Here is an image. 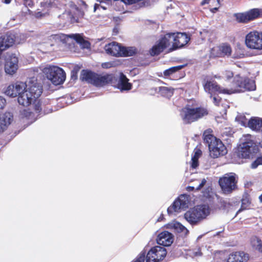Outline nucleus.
I'll return each instance as SVG.
<instances>
[{
    "label": "nucleus",
    "mask_w": 262,
    "mask_h": 262,
    "mask_svg": "<svg viewBox=\"0 0 262 262\" xmlns=\"http://www.w3.org/2000/svg\"><path fill=\"white\" fill-rule=\"evenodd\" d=\"M42 93V86L37 82L36 79L33 77L28 82L26 89L19 94L18 102L24 106L32 104L36 113H38L41 110L38 98Z\"/></svg>",
    "instance_id": "obj_1"
},
{
    "label": "nucleus",
    "mask_w": 262,
    "mask_h": 262,
    "mask_svg": "<svg viewBox=\"0 0 262 262\" xmlns=\"http://www.w3.org/2000/svg\"><path fill=\"white\" fill-rule=\"evenodd\" d=\"M190 38L185 33H169L161 36L150 50V54L152 56L159 55L164 49L169 47L171 45L173 50L180 48L186 45Z\"/></svg>",
    "instance_id": "obj_2"
},
{
    "label": "nucleus",
    "mask_w": 262,
    "mask_h": 262,
    "mask_svg": "<svg viewBox=\"0 0 262 262\" xmlns=\"http://www.w3.org/2000/svg\"><path fill=\"white\" fill-rule=\"evenodd\" d=\"M65 0H62L61 2L59 0H43L40 3V6L44 9H47L54 6L61 7L63 5L64 11L59 17L63 19L64 23H73L76 20V17L79 15L80 11L73 2H70L65 4Z\"/></svg>",
    "instance_id": "obj_3"
},
{
    "label": "nucleus",
    "mask_w": 262,
    "mask_h": 262,
    "mask_svg": "<svg viewBox=\"0 0 262 262\" xmlns=\"http://www.w3.org/2000/svg\"><path fill=\"white\" fill-rule=\"evenodd\" d=\"M34 75L43 74L54 85H59L63 83L66 79V73L60 68L48 65L46 67L40 66L33 69Z\"/></svg>",
    "instance_id": "obj_4"
},
{
    "label": "nucleus",
    "mask_w": 262,
    "mask_h": 262,
    "mask_svg": "<svg viewBox=\"0 0 262 262\" xmlns=\"http://www.w3.org/2000/svg\"><path fill=\"white\" fill-rule=\"evenodd\" d=\"M204 140L208 145L210 156L212 158H217L227 153V148L223 142L212 135L205 132Z\"/></svg>",
    "instance_id": "obj_5"
},
{
    "label": "nucleus",
    "mask_w": 262,
    "mask_h": 262,
    "mask_svg": "<svg viewBox=\"0 0 262 262\" xmlns=\"http://www.w3.org/2000/svg\"><path fill=\"white\" fill-rule=\"evenodd\" d=\"M80 79L96 86H102L112 81V76L110 75H99L91 71L82 70Z\"/></svg>",
    "instance_id": "obj_6"
},
{
    "label": "nucleus",
    "mask_w": 262,
    "mask_h": 262,
    "mask_svg": "<svg viewBox=\"0 0 262 262\" xmlns=\"http://www.w3.org/2000/svg\"><path fill=\"white\" fill-rule=\"evenodd\" d=\"M207 114L204 108L187 104L180 112V116L185 123L198 120Z\"/></svg>",
    "instance_id": "obj_7"
},
{
    "label": "nucleus",
    "mask_w": 262,
    "mask_h": 262,
    "mask_svg": "<svg viewBox=\"0 0 262 262\" xmlns=\"http://www.w3.org/2000/svg\"><path fill=\"white\" fill-rule=\"evenodd\" d=\"M209 213L208 206L200 205L187 211L184 214V217L190 224L195 225L205 219Z\"/></svg>",
    "instance_id": "obj_8"
},
{
    "label": "nucleus",
    "mask_w": 262,
    "mask_h": 262,
    "mask_svg": "<svg viewBox=\"0 0 262 262\" xmlns=\"http://www.w3.org/2000/svg\"><path fill=\"white\" fill-rule=\"evenodd\" d=\"M237 177L235 173H226L219 180V184L225 193H231L236 188Z\"/></svg>",
    "instance_id": "obj_9"
},
{
    "label": "nucleus",
    "mask_w": 262,
    "mask_h": 262,
    "mask_svg": "<svg viewBox=\"0 0 262 262\" xmlns=\"http://www.w3.org/2000/svg\"><path fill=\"white\" fill-rule=\"evenodd\" d=\"M245 43L250 49H262V32L257 31H251L245 37Z\"/></svg>",
    "instance_id": "obj_10"
},
{
    "label": "nucleus",
    "mask_w": 262,
    "mask_h": 262,
    "mask_svg": "<svg viewBox=\"0 0 262 262\" xmlns=\"http://www.w3.org/2000/svg\"><path fill=\"white\" fill-rule=\"evenodd\" d=\"M189 204V196L182 194L174 201L172 205L167 208V212L169 215L174 212H180L188 208Z\"/></svg>",
    "instance_id": "obj_11"
},
{
    "label": "nucleus",
    "mask_w": 262,
    "mask_h": 262,
    "mask_svg": "<svg viewBox=\"0 0 262 262\" xmlns=\"http://www.w3.org/2000/svg\"><path fill=\"white\" fill-rule=\"evenodd\" d=\"M245 137L246 139H245V141L239 145L238 148V156L243 158L249 157L255 146V143L251 139V135H247Z\"/></svg>",
    "instance_id": "obj_12"
},
{
    "label": "nucleus",
    "mask_w": 262,
    "mask_h": 262,
    "mask_svg": "<svg viewBox=\"0 0 262 262\" xmlns=\"http://www.w3.org/2000/svg\"><path fill=\"white\" fill-rule=\"evenodd\" d=\"M166 254L165 248L161 246L154 247L147 253L146 262H159L164 259Z\"/></svg>",
    "instance_id": "obj_13"
},
{
    "label": "nucleus",
    "mask_w": 262,
    "mask_h": 262,
    "mask_svg": "<svg viewBox=\"0 0 262 262\" xmlns=\"http://www.w3.org/2000/svg\"><path fill=\"white\" fill-rule=\"evenodd\" d=\"M18 69V58L15 54L10 55L6 59L5 70L7 74L13 75Z\"/></svg>",
    "instance_id": "obj_14"
},
{
    "label": "nucleus",
    "mask_w": 262,
    "mask_h": 262,
    "mask_svg": "<svg viewBox=\"0 0 262 262\" xmlns=\"http://www.w3.org/2000/svg\"><path fill=\"white\" fill-rule=\"evenodd\" d=\"M27 87V84L23 82H17L14 84L9 85L6 91L5 94L11 97L18 96L20 92L24 91Z\"/></svg>",
    "instance_id": "obj_15"
},
{
    "label": "nucleus",
    "mask_w": 262,
    "mask_h": 262,
    "mask_svg": "<svg viewBox=\"0 0 262 262\" xmlns=\"http://www.w3.org/2000/svg\"><path fill=\"white\" fill-rule=\"evenodd\" d=\"M241 76L238 75L234 77L233 81L228 87L224 88L223 94H232L243 92L241 86Z\"/></svg>",
    "instance_id": "obj_16"
},
{
    "label": "nucleus",
    "mask_w": 262,
    "mask_h": 262,
    "mask_svg": "<svg viewBox=\"0 0 262 262\" xmlns=\"http://www.w3.org/2000/svg\"><path fill=\"white\" fill-rule=\"evenodd\" d=\"M204 89L210 95V98L217 93L223 94L224 88L220 86L214 80H207L204 84Z\"/></svg>",
    "instance_id": "obj_17"
},
{
    "label": "nucleus",
    "mask_w": 262,
    "mask_h": 262,
    "mask_svg": "<svg viewBox=\"0 0 262 262\" xmlns=\"http://www.w3.org/2000/svg\"><path fill=\"white\" fill-rule=\"evenodd\" d=\"M157 241L159 245L169 246L173 242V236L171 233L165 231L158 235Z\"/></svg>",
    "instance_id": "obj_18"
},
{
    "label": "nucleus",
    "mask_w": 262,
    "mask_h": 262,
    "mask_svg": "<svg viewBox=\"0 0 262 262\" xmlns=\"http://www.w3.org/2000/svg\"><path fill=\"white\" fill-rule=\"evenodd\" d=\"M13 121V115L6 112L0 115V133L4 132Z\"/></svg>",
    "instance_id": "obj_19"
},
{
    "label": "nucleus",
    "mask_w": 262,
    "mask_h": 262,
    "mask_svg": "<svg viewBox=\"0 0 262 262\" xmlns=\"http://www.w3.org/2000/svg\"><path fill=\"white\" fill-rule=\"evenodd\" d=\"M104 50L106 53L109 55L120 56L121 46L116 42H112L106 45L104 47Z\"/></svg>",
    "instance_id": "obj_20"
},
{
    "label": "nucleus",
    "mask_w": 262,
    "mask_h": 262,
    "mask_svg": "<svg viewBox=\"0 0 262 262\" xmlns=\"http://www.w3.org/2000/svg\"><path fill=\"white\" fill-rule=\"evenodd\" d=\"M248 259L247 254L243 252H235L229 255L227 262H247Z\"/></svg>",
    "instance_id": "obj_21"
},
{
    "label": "nucleus",
    "mask_w": 262,
    "mask_h": 262,
    "mask_svg": "<svg viewBox=\"0 0 262 262\" xmlns=\"http://www.w3.org/2000/svg\"><path fill=\"white\" fill-rule=\"evenodd\" d=\"M167 228L181 233L182 236H186L189 232V231L185 227L177 222H173L168 224Z\"/></svg>",
    "instance_id": "obj_22"
},
{
    "label": "nucleus",
    "mask_w": 262,
    "mask_h": 262,
    "mask_svg": "<svg viewBox=\"0 0 262 262\" xmlns=\"http://www.w3.org/2000/svg\"><path fill=\"white\" fill-rule=\"evenodd\" d=\"M241 86L243 92L245 90L253 91L256 89V85L254 80L248 78L241 77Z\"/></svg>",
    "instance_id": "obj_23"
},
{
    "label": "nucleus",
    "mask_w": 262,
    "mask_h": 262,
    "mask_svg": "<svg viewBox=\"0 0 262 262\" xmlns=\"http://www.w3.org/2000/svg\"><path fill=\"white\" fill-rule=\"evenodd\" d=\"M117 88L121 91H128L131 89L132 85L128 82V79L125 75L121 74L118 82Z\"/></svg>",
    "instance_id": "obj_24"
},
{
    "label": "nucleus",
    "mask_w": 262,
    "mask_h": 262,
    "mask_svg": "<svg viewBox=\"0 0 262 262\" xmlns=\"http://www.w3.org/2000/svg\"><path fill=\"white\" fill-rule=\"evenodd\" d=\"M248 126L254 130H259L262 125V120L258 117L251 118L248 121Z\"/></svg>",
    "instance_id": "obj_25"
},
{
    "label": "nucleus",
    "mask_w": 262,
    "mask_h": 262,
    "mask_svg": "<svg viewBox=\"0 0 262 262\" xmlns=\"http://www.w3.org/2000/svg\"><path fill=\"white\" fill-rule=\"evenodd\" d=\"M158 93L162 96L166 98L171 97L173 94V89L166 86H160L156 89Z\"/></svg>",
    "instance_id": "obj_26"
},
{
    "label": "nucleus",
    "mask_w": 262,
    "mask_h": 262,
    "mask_svg": "<svg viewBox=\"0 0 262 262\" xmlns=\"http://www.w3.org/2000/svg\"><path fill=\"white\" fill-rule=\"evenodd\" d=\"M137 52V50L134 47H121L120 56H131L136 54Z\"/></svg>",
    "instance_id": "obj_27"
},
{
    "label": "nucleus",
    "mask_w": 262,
    "mask_h": 262,
    "mask_svg": "<svg viewBox=\"0 0 262 262\" xmlns=\"http://www.w3.org/2000/svg\"><path fill=\"white\" fill-rule=\"evenodd\" d=\"M70 38L74 39L76 42L79 43L83 48H88L90 43L84 39L79 34H70Z\"/></svg>",
    "instance_id": "obj_28"
},
{
    "label": "nucleus",
    "mask_w": 262,
    "mask_h": 262,
    "mask_svg": "<svg viewBox=\"0 0 262 262\" xmlns=\"http://www.w3.org/2000/svg\"><path fill=\"white\" fill-rule=\"evenodd\" d=\"M249 20H252L262 16V9L255 8L247 12Z\"/></svg>",
    "instance_id": "obj_29"
},
{
    "label": "nucleus",
    "mask_w": 262,
    "mask_h": 262,
    "mask_svg": "<svg viewBox=\"0 0 262 262\" xmlns=\"http://www.w3.org/2000/svg\"><path fill=\"white\" fill-rule=\"evenodd\" d=\"M51 39L55 40L56 42H62L66 43L69 38H70V35H66L64 34H54L51 36Z\"/></svg>",
    "instance_id": "obj_30"
},
{
    "label": "nucleus",
    "mask_w": 262,
    "mask_h": 262,
    "mask_svg": "<svg viewBox=\"0 0 262 262\" xmlns=\"http://www.w3.org/2000/svg\"><path fill=\"white\" fill-rule=\"evenodd\" d=\"M202 155V151L199 149H195L194 155L191 158V167L195 168L198 166V159Z\"/></svg>",
    "instance_id": "obj_31"
},
{
    "label": "nucleus",
    "mask_w": 262,
    "mask_h": 262,
    "mask_svg": "<svg viewBox=\"0 0 262 262\" xmlns=\"http://www.w3.org/2000/svg\"><path fill=\"white\" fill-rule=\"evenodd\" d=\"M219 47L220 50V52H221V54L222 56H229L231 55L232 49L231 46L229 45L227 43H223L219 46Z\"/></svg>",
    "instance_id": "obj_32"
},
{
    "label": "nucleus",
    "mask_w": 262,
    "mask_h": 262,
    "mask_svg": "<svg viewBox=\"0 0 262 262\" xmlns=\"http://www.w3.org/2000/svg\"><path fill=\"white\" fill-rule=\"evenodd\" d=\"M184 67V65H180L175 67H172L168 69L165 70L163 72L164 75L165 76H170L176 72L181 70Z\"/></svg>",
    "instance_id": "obj_33"
},
{
    "label": "nucleus",
    "mask_w": 262,
    "mask_h": 262,
    "mask_svg": "<svg viewBox=\"0 0 262 262\" xmlns=\"http://www.w3.org/2000/svg\"><path fill=\"white\" fill-rule=\"evenodd\" d=\"M235 16L236 20L239 23H247L250 21L247 12L236 14H235Z\"/></svg>",
    "instance_id": "obj_34"
},
{
    "label": "nucleus",
    "mask_w": 262,
    "mask_h": 262,
    "mask_svg": "<svg viewBox=\"0 0 262 262\" xmlns=\"http://www.w3.org/2000/svg\"><path fill=\"white\" fill-rule=\"evenodd\" d=\"M250 203V202L249 199L247 196L243 197L242 200L241 208L238 210L237 213L243 210L246 209L249 207Z\"/></svg>",
    "instance_id": "obj_35"
},
{
    "label": "nucleus",
    "mask_w": 262,
    "mask_h": 262,
    "mask_svg": "<svg viewBox=\"0 0 262 262\" xmlns=\"http://www.w3.org/2000/svg\"><path fill=\"white\" fill-rule=\"evenodd\" d=\"M220 50L219 47L212 48L210 51V56L211 57H221Z\"/></svg>",
    "instance_id": "obj_36"
},
{
    "label": "nucleus",
    "mask_w": 262,
    "mask_h": 262,
    "mask_svg": "<svg viewBox=\"0 0 262 262\" xmlns=\"http://www.w3.org/2000/svg\"><path fill=\"white\" fill-rule=\"evenodd\" d=\"M189 254L193 257H200L202 255V252L200 248L190 250Z\"/></svg>",
    "instance_id": "obj_37"
},
{
    "label": "nucleus",
    "mask_w": 262,
    "mask_h": 262,
    "mask_svg": "<svg viewBox=\"0 0 262 262\" xmlns=\"http://www.w3.org/2000/svg\"><path fill=\"white\" fill-rule=\"evenodd\" d=\"M261 239L256 236L252 237L251 239V245L255 249L259 245V244H261Z\"/></svg>",
    "instance_id": "obj_38"
},
{
    "label": "nucleus",
    "mask_w": 262,
    "mask_h": 262,
    "mask_svg": "<svg viewBox=\"0 0 262 262\" xmlns=\"http://www.w3.org/2000/svg\"><path fill=\"white\" fill-rule=\"evenodd\" d=\"M236 120L239 122H241V123L242 125L245 126L246 124V119H245V116H237L236 118Z\"/></svg>",
    "instance_id": "obj_39"
},
{
    "label": "nucleus",
    "mask_w": 262,
    "mask_h": 262,
    "mask_svg": "<svg viewBox=\"0 0 262 262\" xmlns=\"http://www.w3.org/2000/svg\"><path fill=\"white\" fill-rule=\"evenodd\" d=\"M145 253H141L134 262H144Z\"/></svg>",
    "instance_id": "obj_40"
},
{
    "label": "nucleus",
    "mask_w": 262,
    "mask_h": 262,
    "mask_svg": "<svg viewBox=\"0 0 262 262\" xmlns=\"http://www.w3.org/2000/svg\"><path fill=\"white\" fill-rule=\"evenodd\" d=\"M107 5L102 3H100V4H95L94 6V11H96V9L98 8L99 7L104 10H106L107 9Z\"/></svg>",
    "instance_id": "obj_41"
},
{
    "label": "nucleus",
    "mask_w": 262,
    "mask_h": 262,
    "mask_svg": "<svg viewBox=\"0 0 262 262\" xmlns=\"http://www.w3.org/2000/svg\"><path fill=\"white\" fill-rule=\"evenodd\" d=\"M212 98H213L214 104L216 105H219L221 99L219 96H215V95H213Z\"/></svg>",
    "instance_id": "obj_42"
},
{
    "label": "nucleus",
    "mask_w": 262,
    "mask_h": 262,
    "mask_svg": "<svg viewBox=\"0 0 262 262\" xmlns=\"http://www.w3.org/2000/svg\"><path fill=\"white\" fill-rule=\"evenodd\" d=\"M6 101L2 96H0V111L4 108L6 105Z\"/></svg>",
    "instance_id": "obj_43"
},
{
    "label": "nucleus",
    "mask_w": 262,
    "mask_h": 262,
    "mask_svg": "<svg viewBox=\"0 0 262 262\" xmlns=\"http://www.w3.org/2000/svg\"><path fill=\"white\" fill-rule=\"evenodd\" d=\"M225 77L227 79H230L233 77V74L231 71H226L224 73Z\"/></svg>",
    "instance_id": "obj_44"
},
{
    "label": "nucleus",
    "mask_w": 262,
    "mask_h": 262,
    "mask_svg": "<svg viewBox=\"0 0 262 262\" xmlns=\"http://www.w3.org/2000/svg\"><path fill=\"white\" fill-rule=\"evenodd\" d=\"M206 183V180L205 179H203L201 180V182L199 184V186L195 188V189L198 190L201 189L204 186Z\"/></svg>",
    "instance_id": "obj_45"
},
{
    "label": "nucleus",
    "mask_w": 262,
    "mask_h": 262,
    "mask_svg": "<svg viewBox=\"0 0 262 262\" xmlns=\"http://www.w3.org/2000/svg\"><path fill=\"white\" fill-rule=\"evenodd\" d=\"M99 2L100 3H105L108 6L113 5L112 0H100Z\"/></svg>",
    "instance_id": "obj_46"
},
{
    "label": "nucleus",
    "mask_w": 262,
    "mask_h": 262,
    "mask_svg": "<svg viewBox=\"0 0 262 262\" xmlns=\"http://www.w3.org/2000/svg\"><path fill=\"white\" fill-rule=\"evenodd\" d=\"M46 13V12L45 13H42L41 12L39 11V12L35 13V16L36 18H40V17H41L43 16H45V14Z\"/></svg>",
    "instance_id": "obj_47"
},
{
    "label": "nucleus",
    "mask_w": 262,
    "mask_h": 262,
    "mask_svg": "<svg viewBox=\"0 0 262 262\" xmlns=\"http://www.w3.org/2000/svg\"><path fill=\"white\" fill-rule=\"evenodd\" d=\"M260 165L258 162H257V159L251 164V167L252 168H256L258 165Z\"/></svg>",
    "instance_id": "obj_48"
},
{
    "label": "nucleus",
    "mask_w": 262,
    "mask_h": 262,
    "mask_svg": "<svg viewBox=\"0 0 262 262\" xmlns=\"http://www.w3.org/2000/svg\"><path fill=\"white\" fill-rule=\"evenodd\" d=\"M255 249L262 253V241L261 242V244H259V245L256 247Z\"/></svg>",
    "instance_id": "obj_49"
},
{
    "label": "nucleus",
    "mask_w": 262,
    "mask_h": 262,
    "mask_svg": "<svg viewBox=\"0 0 262 262\" xmlns=\"http://www.w3.org/2000/svg\"><path fill=\"white\" fill-rule=\"evenodd\" d=\"M209 1L210 0H203L201 3V5L203 6L206 4H208Z\"/></svg>",
    "instance_id": "obj_50"
},
{
    "label": "nucleus",
    "mask_w": 262,
    "mask_h": 262,
    "mask_svg": "<svg viewBox=\"0 0 262 262\" xmlns=\"http://www.w3.org/2000/svg\"><path fill=\"white\" fill-rule=\"evenodd\" d=\"M25 4L26 5H28L30 7H32V5H33L32 2L31 1H30V0H28V1L27 3H25Z\"/></svg>",
    "instance_id": "obj_51"
},
{
    "label": "nucleus",
    "mask_w": 262,
    "mask_h": 262,
    "mask_svg": "<svg viewBox=\"0 0 262 262\" xmlns=\"http://www.w3.org/2000/svg\"><path fill=\"white\" fill-rule=\"evenodd\" d=\"M257 162H258L260 165H262V156L257 158Z\"/></svg>",
    "instance_id": "obj_52"
},
{
    "label": "nucleus",
    "mask_w": 262,
    "mask_h": 262,
    "mask_svg": "<svg viewBox=\"0 0 262 262\" xmlns=\"http://www.w3.org/2000/svg\"><path fill=\"white\" fill-rule=\"evenodd\" d=\"M11 1V0H4V2L6 4H8L10 3Z\"/></svg>",
    "instance_id": "obj_53"
},
{
    "label": "nucleus",
    "mask_w": 262,
    "mask_h": 262,
    "mask_svg": "<svg viewBox=\"0 0 262 262\" xmlns=\"http://www.w3.org/2000/svg\"><path fill=\"white\" fill-rule=\"evenodd\" d=\"M27 113H29V115L28 116L27 115H26V117H27L28 118H30L32 114V113H31V112H29V113L27 112Z\"/></svg>",
    "instance_id": "obj_54"
},
{
    "label": "nucleus",
    "mask_w": 262,
    "mask_h": 262,
    "mask_svg": "<svg viewBox=\"0 0 262 262\" xmlns=\"http://www.w3.org/2000/svg\"><path fill=\"white\" fill-rule=\"evenodd\" d=\"M217 10V8H214L211 9V11L212 12H215Z\"/></svg>",
    "instance_id": "obj_55"
},
{
    "label": "nucleus",
    "mask_w": 262,
    "mask_h": 262,
    "mask_svg": "<svg viewBox=\"0 0 262 262\" xmlns=\"http://www.w3.org/2000/svg\"><path fill=\"white\" fill-rule=\"evenodd\" d=\"M194 189V187H188V189H189V190H193Z\"/></svg>",
    "instance_id": "obj_56"
},
{
    "label": "nucleus",
    "mask_w": 262,
    "mask_h": 262,
    "mask_svg": "<svg viewBox=\"0 0 262 262\" xmlns=\"http://www.w3.org/2000/svg\"><path fill=\"white\" fill-rule=\"evenodd\" d=\"M259 199L261 202H262V194L259 196Z\"/></svg>",
    "instance_id": "obj_57"
},
{
    "label": "nucleus",
    "mask_w": 262,
    "mask_h": 262,
    "mask_svg": "<svg viewBox=\"0 0 262 262\" xmlns=\"http://www.w3.org/2000/svg\"><path fill=\"white\" fill-rule=\"evenodd\" d=\"M114 19H115L116 21L117 20V19H119V17H114Z\"/></svg>",
    "instance_id": "obj_58"
},
{
    "label": "nucleus",
    "mask_w": 262,
    "mask_h": 262,
    "mask_svg": "<svg viewBox=\"0 0 262 262\" xmlns=\"http://www.w3.org/2000/svg\"><path fill=\"white\" fill-rule=\"evenodd\" d=\"M24 1H25V3H27L28 1V0H24Z\"/></svg>",
    "instance_id": "obj_59"
},
{
    "label": "nucleus",
    "mask_w": 262,
    "mask_h": 262,
    "mask_svg": "<svg viewBox=\"0 0 262 262\" xmlns=\"http://www.w3.org/2000/svg\"><path fill=\"white\" fill-rule=\"evenodd\" d=\"M114 31H116V29H114Z\"/></svg>",
    "instance_id": "obj_60"
},
{
    "label": "nucleus",
    "mask_w": 262,
    "mask_h": 262,
    "mask_svg": "<svg viewBox=\"0 0 262 262\" xmlns=\"http://www.w3.org/2000/svg\"><path fill=\"white\" fill-rule=\"evenodd\" d=\"M114 31H116V29H114Z\"/></svg>",
    "instance_id": "obj_61"
},
{
    "label": "nucleus",
    "mask_w": 262,
    "mask_h": 262,
    "mask_svg": "<svg viewBox=\"0 0 262 262\" xmlns=\"http://www.w3.org/2000/svg\"><path fill=\"white\" fill-rule=\"evenodd\" d=\"M106 63H104V65H106ZM103 67H104V64H103Z\"/></svg>",
    "instance_id": "obj_62"
}]
</instances>
